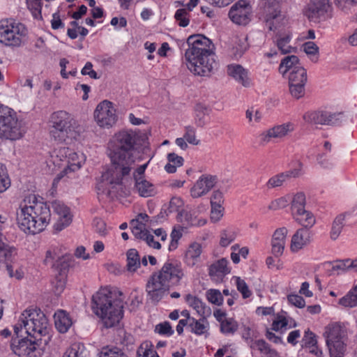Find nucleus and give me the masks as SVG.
Segmentation results:
<instances>
[{"label": "nucleus", "instance_id": "1", "mask_svg": "<svg viewBox=\"0 0 357 357\" xmlns=\"http://www.w3.org/2000/svg\"><path fill=\"white\" fill-rule=\"evenodd\" d=\"M135 142V135L132 132L121 131L115 135L109 144V155L112 165L102 173L98 184L99 190L110 192L115 185L121 183L123 176L128 175L135 167L132 151Z\"/></svg>", "mask_w": 357, "mask_h": 357}, {"label": "nucleus", "instance_id": "2", "mask_svg": "<svg viewBox=\"0 0 357 357\" xmlns=\"http://www.w3.org/2000/svg\"><path fill=\"white\" fill-rule=\"evenodd\" d=\"M187 43L185 59L188 68L195 75L208 76L215 66L214 45L199 34L189 36Z\"/></svg>", "mask_w": 357, "mask_h": 357}, {"label": "nucleus", "instance_id": "3", "mask_svg": "<svg viewBox=\"0 0 357 357\" xmlns=\"http://www.w3.org/2000/svg\"><path fill=\"white\" fill-rule=\"evenodd\" d=\"M50 218V207L34 195L25 197L17 211L18 227L26 234H36L43 231Z\"/></svg>", "mask_w": 357, "mask_h": 357}, {"label": "nucleus", "instance_id": "4", "mask_svg": "<svg viewBox=\"0 0 357 357\" xmlns=\"http://www.w3.org/2000/svg\"><path fill=\"white\" fill-rule=\"evenodd\" d=\"M121 293L109 287L100 289L92 296L91 310L100 317L106 328H112L119 323L123 317Z\"/></svg>", "mask_w": 357, "mask_h": 357}, {"label": "nucleus", "instance_id": "5", "mask_svg": "<svg viewBox=\"0 0 357 357\" xmlns=\"http://www.w3.org/2000/svg\"><path fill=\"white\" fill-rule=\"evenodd\" d=\"M185 277L184 270L181 262L167 260L158 272H155L149 279L146 291L149 298L153 302H158L169 290L171 285H178Z\"/></svg>", "mask_w": 357, "mask_h": 357}, {"label": "nucleus", "instance_id": "6", "mask_svg": "<svg viewBox=\"0 0 357 357\" xmlns=\"http://www.w3.org/2000/svg\"><path fill=\"white\" fill-rule=\"evenodd\" d=\"M293 219L303 227L296 231L291 241V250L297 252L310 243L311 237L310 220L312 215L306 207L305 195L302 192L296 193L290 207Z\"/></svg>", "mask_w": 357, "mask_h": 357}, {"label": "nucleus", "instance_id": "7", "mask_svg": "<svg viewBox=\"0 0 357 357\" xmlns=\"http://www.w3.org/2000/svg\"><path fill=\"white\" fill-rule=\"evenodd\" d=\"M31 338L47 344L50 340L49 334L50 324L45 314L36 308L25 310L20 315L18 321L14 326V332L19 336L22 331Z\"/></svg>", "mask_w": 357, "mask_h": 357}, {"label": "nucleus", "instance_id": "8", "mask_svg": "<svg viewBox=\"0 0 357 357\" xmlns=\"http://www.w3.org/2000/svg\"><path fill=\"white\" fill-rule=\"evenodd\" d=\"M52 129L51 136L59 142L76 139L79 135V125L68 112L58 111L52 115Z\"/></svg>", "mask_w": 357, "mask_h": 357}, {"label": "nucleus", "instance_id": "9", "mask_svg": "<svg viewBox=\"0 0 357 357\" xmlns=\"http://www.w3.org/2000/svg\"><path fill=\"white\" fill-rule=\"evenodd\" d=\"M324 335L330 357H343L348 339L346 325L340 322L330 323L325 327Z\"/></svg>", "mask_w": 357, "mask_h": 357}, {"label": "nucleus", "instance_id": "10", "mask_svg": "<svg viewBox=\"0 0 357 357\" xmlns=\"http://www.w3.org/2000/svg\"><path fill=\"white\" fill-rule=\"evenodd\" d=\"M25 130L22 121L10 107L0 103V138L16 140L21 138Z\"/></svg>", "mask_w": 357, "mask_h": 357}, {"label": "nucleus", "instance_id": "11", "mask_svg": "<svg viewBox=\"0 0 357 357\" xmlns=\"http://www.w3.org/2000/svg\"><path fill=\"white\" fill-rule=\"evenodd\" d=\"M26 34L25 26L12 19L0 21V43L6 46L18 47Z\"/></svg>", "mask_w": 357, "mask_h": 357}, {"label": "nucleus", "instance_id": "12", "mask_svg": "<svg viewBox=\"0 0 357 357\" xmlns=\"http://www.w3.org/2000/svg\"><path fill=\"white\" fill-rule=\"evenodd\" d=\"M52 157L59 158L63 163V170L56 176V179L60 180L64 176L72 172H75L82 167L83 158L80 160L79 155L68 147L62 146L55 149ZM81 158H83L82 155Z\"/></svg>", "mask_w": 357, "mask_h": 357}, {"label": "nucleus", "instance_id": "13", "mask_svg": "<svg viewBox=\"0 0 357 357\" xmlns=\"http://www.w3.org/2000/svg\"><path fill=\"white\" fill-rule=\"evenodd\" d=\"M46 344L36 339L22 338L13 340L10 347L13 351L20 357H38L42 354Z\"/></svg>", "mask_w": 357, "mask_h": 357}, {"label": "nucleus", "instance_id": "14", "mask_svg": "<svg viewBox=\"0 0 357 357\" xmlns=\"http://www.w3.org/2000/svg\"><path fill=\"white\" fill-rule=\"evenodd\" d=\"M94 119L101 128H112L117 120L116 109L113 104L108 100L100 102L94 111Z\"/></svg>", "mask_w": 357, "mask_h": 357}, {"label": "nucleus", "instance_id": "15", "mask_svg": "<svg viewBox=\"0 0 357 357\" xmlns=\"http://www.w3.org/2000/svg\"><path fill=\"white\" fill-rule=\"evenodd\" d=\"M251 14L250 4L245 0H239L231 7L229 17L234 23L245 25L250 22Z\"/></svg>", "mask_w": 357, "mask_h": 357}, {"label": "nucleus", "instance_id": "16", "mask_svg": "<svg viewBox=\"0 0 357 357\" xmlns=\"http://www.w3.org/2000/svg\"><path fill=\"white\" fill-rule=\"evenodd\" d=\"M344 116V112H331L326 107L318 108L314 112V125L335 126L340 125Z\"/></svg>", "mask_w": 357, "mask_h": 357}, {"label": "nucleus", "instance_id": "17", "mask_svg": "<svg viewBox=\"0 0 357 357\" xmlns=\"http://www.w3.org/2000/svg\"><path fill=\"white\" fill-rule=\"evenodd\" d=\"M294 128V124L291 122L275 126L263 132L259 135L261 143L262 144H266L270 142L272 139L283 138L293 132Z\"/></svg>", "mask_w": 357, "mask_h": 357}, {"label": "nucleus", "instance_id": "18", "mask_svg": "<svg viewBox=\"0 0 357 357\" xmlns=\"http://www.w3.org/2000/svg\"><path fill=\"white\" fill-rule=\"evenodd\" d=\"M266 8V26L271 31L278 28V24L282 16L278 6L280 0H263Z\"/></svg>", "mask_w": 357, "mask_h": 357}, {"label": "nucleus", "instance_id": "19", "mask_svg": "<svg viewBox=\"0 0 357 357\" xmlns=\"http://www.w3.org/2000/svg\"><path fill=\"white\" fill-rule=\"evenodd\" d=\"M216 183V176L210 174L202 175L191 188V196L194 198H198L207 194Z\"/></svg>", "mask_w": 357, "mask_h": 357}, {"label": "nucleus", "instance_id": "20", "mask_svg": "<svg viewBox=\"0 0 357 357\" xmlns=\"http://www.w3.org/2000/svg\"><path fill=\"white\" fill-rule=\"evenodd\" d=\"M52 207L54 212L59 215V218L55 228L57 230H62L68 226L72 221V215L70 208L61 201H54L52 203Z\"/></svg>", "mask_w": 357, "mask_h": 357}, {"label": "nucleus", "instance_id": "21", "mask_svg": "<svg viewBox=\"0 0 357 357\" xmlns=\"http://www.w3.org/2000/svg\"><path fill=\"white\" fill-rule=\"evenodd\" d=\"M57 273L52 282L53 291L57 295L63 292L66 287L67 276L70 264L66 260H62L58 264Z\"/></svg>", "mask_w": 357, "mask_h": 357}, {"label": "nucleus", "instance_id": "22", "mask_svg": "<svg viewBox=\"0 0 357 357\" xmlns=\"http://www.w3.org/2000/svg\"><path fill=\"white\" fill-rule=\"evenodd\" d=\"M301 175L299 169H293L286 171L271 177L266 182L265 186L267 189H273L283 185L291 178H297Z\"/></svg>", "mask_w": 357, "mask_h": 357}, {"label": "nucleus", "instance_id": "23", "mask_svg": "<svg viewBox=\"0 0 357 357\" xmlns=\"http://www.w3.org/2000/svg\"><path fill=\"white\" fill-rule=\"evenodd\" d=\"M330 0H314V22L325 21L332 16Z\"/></svg>", "mask_w": 357, "mask_h": 357}, {"label": "nucleus", "instance_id": "24", "mask_svg": "<svg viewBox=\"0 0 357 357\" xmlns=\"http://www.w3.org/2000/svg\"><path fill=\"white\" fill-rule=\"evenodd\" d=\"M287 234L288 230L284 227L278 228L274 231L271 245L272 253L275 257H279L283 254Z\"/></svg>", "mask_w": 357, "mask_h": 357}, {"label": "nucleus", "instance_id": "25", "mask_svg": "<svg viewBox=\"0 0 357 357\" xmlns=\"http://www.w3.org/2000/svg\"><path fill=\"white\" fill-rule=\"evenodd\" d=\"M185 301L190 307L197 312L199 317H209L211 314V307L198 297L189 294L185 295Z\"/></svg>", "mask_w": 357, "mask_h": 357}, {"label": "nucleus", "instance_id": "26", "mask_svg": "<svg viewBox=\"0 0 357 357\" xmlns=\"http://www.w3.org/2000/svg\"><path fill=\"white\" fill-rule=\"evenodd\" d=\"M202 252V246L199 243H192L188 247L185 255L184 261L185 264L189 267L198 266L199 263L201 261Z\"/></svg>", "mask_w": 357, "mask_h": 357}, {"label": "nucleus", "instance_id": "27", "mask_svg": "<svg viewBox=\"0 0 357 357\" xmlns=\"http://www.w3.org/2000/svg\"><path fill=\"white\" fill-rule=\"evenodd\" d=\"M303 66L299 63V60L296 56L291 55L285 56L279 66V73L282 77H286L293 71H296L298 68Z\"/></svg>", "mask_w": 357, "mask_h": 357}, {"label": "nucleus", "instance_id": "28", "mask_svg": "<svg viewBox=\"0 0 357 357\" xmlns=\"http://www.w3.org/2000/svg\"><path fill=\"white\" fill-rule=\"evenodd\" d=\"M54 317L55 326L60 333H66L73 324L71 318L64 310H58Z\"/></svg>", "mask_w": 357, "mask_h": 357}, {"label": "nucleus", "instance_id": "29", "mask_svg": "<svg viewBox=\"0 0 357 357\" xmlns=\"http://www.w3.org/2000/svg\"><path fill=\"white\" fill-rule=\"evenodd\" d=\"M228 74L244 86L250 84L248 71L241 65L231 64L227 67Z\"/></svg>", "mask_w": 357, "mask_h": 357}, {"label": "nucleus", "instance_id": "30", "mask_svg": "<svg viewBox=\"0 0 357 357\" xmlns=\"http://www.w3.org/2000/svg\"><path fill=\"white\" fill-rule=\"evenodd\" d=\"M230 270L228 261L225 258L218 260L209 266L208 274L211 278H220L228 274Z\"/></svg>", "mask_w": 357, "mask_h": 357}, {"label": "nucleus", "instance_id": "31", "mask_svg": "<svg viewBox=\"0 0 357 357\" xmlns=\"http://www.w3.org/2000/svg\"><path fill=\"white\" fill-rule=\"evenodd\" d=\"M183 200L178 197H173L169 204L168 207V213H177L176 218L178 221L183 222V216L185 215V221L187 222L188 224L192 225V222H190L188 219L187 218L188 214L183 211Z\"/></svg>", "mask_w": 357, "mask_h": 357}, {"label": "nucleus", "instance_id": "32", "mask_svg": "<svg viewBox=\"0 0 357 357\" xmlns=\"http://www.w3.org/2000/svg\"><path fill=\"white\" fill-rule=\"evenodd\" d=\"M207 317H200V319L195 318L190 319V331L191 333L202 335L208 333L209 330V323L206 319Z\"/></svg>", "mask_w": 357, "mask_h": 357}, {"label": "nucleus", "instance_id": "33", "mask_svg": "<svg viewBox=\"0 0 357 357\" xmlns=\"http://www.w3.org/2000/svg\"><path fill=\"white\" fill-rule=\"evenodd\" d=\"M296 194L293 196L291 195H287L284 197H279L271 202L269 205L267 207H261L260 208V211L265 214L268 212V211H277L279 209H282L287 206L289 204L290 199L292 202L293 197Z\"/></svg>", "mask_w": 357, "mask_h": 357}, {"label": "nucleus", "instance_id": "34", "mask_svg": "<svg viewBox=\"0 0 357 357\" xmlns=\"http://www.w3.org/2000/svg\"><path fill=\"white\" fill-rule=\"evenodd\" d=\"M135 185L141 197H148L154 195L155 193V188L153 184L145 179V178H138Z\"/></svg>", "mask_w": 357, "mask_h": 357}, {"label": "nucleus", "instance_id": "35", "mask_svg": "<svg viewBox=\"0 0 357 357\" xmlns=\"http://www.w3.org/2000/svg\"><path fill=\"white\" fill-rule=\"evenodd\" d=\"M62 260L68 261V258L64 256H61L59 249L56 247H51L46 252L44 263L46 265L54 266L56 269H58V264H59Z\"/></svg>", "mask_w": 357, "mask_h": 357}, {"label": "nucleus", "instance_id": "36", "mask_svg": "<svg viewBox=\"0 0 357 357\" xmlns=\"http://www.w3.org/2000/svg\"><path fill=\"white\" fill-rule=\"evenodd\" d=\"M247 38L245 36L237 38L234 46L231 50V56L235 59L241 58L248 49Z\"/></svg>", "mask_w": 357, "mask_h": 357}, {"label": "nucleus", "instance_id": "37", "mask_svg": "<svg viewBox=\"0 0 357 357\" xmlns=\"http://www.w3.org/2000/svg\"><path fill=\"white\" fill-rule=\"evenodd\" d=\"M296 326L295 321L291 318H287L282 314L277 316L272 324V329L274 331H280L287 328H291Z\"/></svg>", "mask_w": 357, "mask_h": 357}, {"label": "nucleus", "instance_id": "38", "mask_svg": "<svg viewBox=\"0 0 357 357\" xmlns=\"http://www.w3.org/2000/svg\"><path fill=\"white\" fill-rule=\"evenodd\" d=\"M237 232L234 227H229L223 229L220 234V245L227 247L236 238Z\"/></svg>", "mask_w": 357, "mask_h": 357}, {"label": "nucleus", "instance_id": "39", "mask_svg": "<svg viewBox=\"0 0 357 357\" xmlns=\"http://www.w3.org/2000/svg\"><path fill=\"white\" fill-rule=\"evenodd\" d=\"M347 214V213L340 214L333 220L331 231V239L336 240L339 237L344 226V220Z\"/></svg>", "mask_w": 357, "mask_h": 357}, {"label": "nucleus", "instance_id": "40", "mask_svg": "<svg viewBox=\"0 0 357 357\" xmlns=\"http://www.w3.org/2000/svg\"><path fill=\"white\" fill-rule=\"evenodd\" d=\"M195 123L199 126L203 127L208 123L207 116L208 115V108L201 104H197L195 106Z\"/></svg>", "mask_w": 357, "mask_h": 357}, {"label": "nucleus", "instance_id": "41", "mask_svg": "<svg viewBox=\"0 0 357 357\" xmlns=\"http://www.w3.org/2000/svg\"><path fill=\"white\" fill-rule=\"evenodd\" d=\"M89 352L82 343H74L66 351L64 357H88Z\"/></svg>", "mask_w": 357, "mask_h": 357}, {"label": "nucleus", "instance_id": "42", "mask_svg": "<svg viewBox=\"0 0 357 357\" xmlns=\"http://www.w3.org/2000/svg\"><path fill=\"white\" fill-rule=\"evenodd\" d=\"M140 266V259L135 249H130L127 252V268L130 272L135 271Z\"/></svg>", "mask_w": 357, "mask_h": 357}, {"label": "nucleus", "instance_id": "43", "mask_svg": "<svg viewBox=\"0 0 357 357\" xmlns=\"http://www.w3.org/2000/svg\"><path fill=\"white\" fill-rule=\"evenodd\" d=\"M339 304L345 307L357 306V286L339 300Z\"/></svg>", "mask_w": 357, "mask_h": 357}, {"label": "nucleus", "instance_id": "44", "mask_svg": "<svg viewBox=\"0 0 357 357\" xmlns=\"http://www.w3.org/2000/svg\"><path fill=\"white\" fill-rule=\"evenodd\" d=\"M287 76L289 79V84H305L307 81V73L303 67L298 68L297 70L291 72Z\"/></svg>", "mask_w": 357, "mask_h": 357}, {"label": "nucleus", "instance_id": "45", "mask_svg": "<svg viewBox=\"0 0 357 357\" xmlns=\"http://www.w3.org/2000/svg\"><path fill=\"white\" fill-rule=\"evenodd\" d=\"M238 328V324L233 318H227L220 324V331L225 335H234Z\"/></svg>", "mask_w": 357, "mask_h": 357}, {"label": "nucleus", "instance_id": "46", "mask_svg": "<svg viewBox=\"0 0 357 357\" xmlns=\"http://www.w3.org/2000/svg\"><path fill=\"white\" fill-rule=\"evenodd\" d=\"M99 357H128L121 349L116 347H103Z\"/></svg>", "mask_w": 357, "mask_h": 357}, {"label": "nucleus", "instance_id": "47", "mask_svg": "<svg viewBox=\"0 0 357 357\" xmlns=\"http://www.w3.org/2000/svg\"><path fill=\"white\" fill-rule=\"evenodd\" d=\"M27 8L31 11L34 19H42L41 9L42 3L41 0H26Z\"/></svg>", "mask_w": 357, "mask_h": 357}, {"label": "nucleus", "instance_id": "48", "mask_svg": "<svg viewBox=\"0 0 357 357\" xmlns=\"http://www.w3.org/2000/svg\"><path fill=\"white\" fill-rule=\"evenodd\" d=\"M206 296L208 302L220 306L223 303V296L218 289H211L206 292Z\"/></svg>", "mask_w": 357, "mask_h": 357}, {"label": "nucleus", "instance_id": "49", "mask_svg": "<svg viewBox=\"0 0 357 357\" xmlns=\"http://www.w3.org/2000/svg\"><path fill=\"white\" fill-rule=\"evenodd\" d=\"M137 357H160L149 342L142 343L137 349Z\"/></svg>", "mask_w": 357, "mask_h": 357}, {"label": "nucleus", "instance_id": "50", "mask_svg": "<svg viewBox=\"0 0 357 357\" xmlns=\"http://www.w3.org/2000/svg\"><path fill=\"white\" fill-rule=\"evenodd\" d=\"M291 37L288 34L280 36L277 40V46L282 54L291 52L292 47L289 45Z\"/></svg>", "mask_w": 357, "mask_h": 357}, {"label": "nucleus", "instance_id": "51", "mask_svg": "<svg viewBox=\"0 0 357 357\" xmlns=\"http://www.w3.org/2000/svg\"><path fill=\"white\" fill-rule=\"evenodd\" d=\"M189 12L185 8H180L176 11L174 18L179 26L185 27L189 24Z\"/></svg>", "mask_w": 357, "mask_h": 357}, {"label": "nucleus", "instance_id": "52", "mask_svg": "<svg viewBox=\"0 0 357 357\" xmlns=\"http://www.w3.org/2000/svg\"><path fill=\"white\" fill-rule=\"evenodd\" d=\"M10 185L6 167L4 165L0 164V192H4Z\"/></svg>", "mask_w": 357, "mask_h": 357}, {"label": "nucleus", "instance_id": "53", "mask_svg": "<svg viewBox=\"0 0 357 357\" xmlns=\"http://www.w3.org/2000/svg\"><path fill=\"white\" fill-rule=\"evenodd\" d=\"M183 137L188 143L193 145H198L200 142L199 140L196 138L195 128L190 126L185 127Z\"/></svg>", "mask_w": 357, "mask_h": 357}, {"label": "nucleus", "instance_id": "54", "mask_svg": "<svg viewBox=\"0 0 357 357\" xmlns=\"http://www.w3.org/2000/svg\"><path fill=\"white\" fill-rule=\"evenodd\" d=\"M317 162L320 167L324 169H329L333 166V160L328 156L327 153H319L317 155Z\"/></svg>", "mask_w": 357, "mask_h": 357}, {"label": "nucleus", "instance_id": "55", "mask_svg": "<svg viewBox=\"0 0 357 357\" xmlns=\"http://www.w3.org/2000/svg\"><path fill=\"white\" fill-rule=\"evenodd\" d=\"M237 289L241 293L243 298H249L252 293L248 289V287L243 280H241L238 277L234 278Z\"/></svg>", "mask_w": 357, "mask_h": 357}, {"label": "nucleus", "instance_id": "56", "mask_svg": "<svg viewBox=\"0 0 357 357\" xmlns=\"http://www.w3.org/2000/svg\"><path fill=\"white\" fill-rule=\"evenodd\" d=\"M255 347L261 352L265 354H270L271 357H275L277 353L275 350L271 349L269 345L264 340H259L255 342Z\"/></svg>", "mask_w": 357, "mask_h": 357}, {"label": "nucleus", "instance_id": "57", "mask_svg": "<svg viewBox=\"0 0 357 357\" xmlns=\"http://www.w3.org/2000/svg\"><path fill=\"white\" fill-rule=\"evenodd\" d=\"M135 223L136 225L132 226V233L136 238L144 241L149 231L145 229L144 225L142 223H139L138 222Z\"/></svg>", "mask_w": 357, "mask_h": 357}, {"label": "nucleus", "instance_id": "58", "mask_svg": "<svg viewBox=\"0 0 357 357\" xmlns=\"http://www.w3.org/2000/svg\"><path fill=\"white\" fill-rule=\"evenodd\" d=\"M155 331L160 335L170 336L174 333L170 324L167 321L160 323L155 326Z\"/></svg>", "mask_w": 357, "mask_h": 357}, {"label": "nucleus", "instance_id": "59", "mask_svg": "<svg viewBox=\"0 0 357 357\" xmlns=\"http://www.w3.org/2000/svg\"><path fill=\"white\" fill-rule=\"evenodd\" d=\"M305 84H289V91L292 96L299 98L304 95Z\"/></svg>", "mask_w": 357, "mask_h": 357}, {"label": "nucleus", "instance_id": "60", "mask_svg": "<svg viewBox=\"0 0 357 357\" xmlns=\"http://www.w3.org/2000/svg\"><path fill=\"white\" fill-rule=\"evenodd\" d=\"M347 259H342V260H336L334 261V264L331 268V272H337V274H340L342 272H344L349 270Z\"/></svg>", "mask_w": 357, "mask_h": 357}, {"label": "nucleus", "instance_id": "61", "mask_svg": "<svg viewBox=\"0 0 357 357\" xmlns=\"http://www.w3.org/2000/svg\"><path fill=\"white\" fill-rule=\"evenodd\" d=\"M245 116L250 123H258L261 119V114L253 107L246 111Z\"/></svg>", "mask_w": 357, "mask_h": 357}, {"label": "nucleus", "instance_id": "62", "mask_svg": "<svg viewBox=\"0 0 357 357\" xmlns=\"http://www.w3.org/2000/svg\"><path fill=\"white\" fill-rule=\"evenodd\" d=\"M357 3V0H335V4L344 12H347L349 8Z\"/></svg>", "mask_w": 357, "mask_h": 357}, {"label": "nucleus", "instance_id": "63", "mask_svg": "<svg viewBox=\"0 0 357 357\" xmlns=\"http://www.w3.org/2000/svg\"><path fill=\"white\" fill-rule=\"evenodd\" d=\"M181 236H182V229H181L174 228L172 230V231L171 233L172 241H171V243L169 245L170 250L175 249L177 247L178 241L181 238Z\"/></svg>", "mask_w": 357, "mask_h": 357}, {"label": "nucleus", "instance_id": "64", "mask_svg": "<svg viewBox=\"0 0 357 357\" xmlns=\"http://www.w3.org/2000/svg\"><path fill=\"white\" fill-rule=\"evenodd\" d=\"M288 302L298 307H303L305 306V301L302 296L297 294H290L287 297Z\"/></svg>", "mask_w": 357, "mask_h": 357}]
</instances>
